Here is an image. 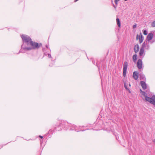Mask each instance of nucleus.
<instances>
[{"label":"nucleus","instance_id":"23","mask_svg":"<svg viewBox=\"0 0 155 155\" xmlns=\"http://www.w3.org/2000/svg\"><path fill=\"white\" fill-rule=\"evenodd\" d=\"M127 83H128V85H129V87L131 86V85H130V84L129 82H127Z\"/></svg>","mask_w":155,"mask_h":155},{"label":"nucleus","instance_id":"11","mask_svg":"<svg viewBox=\"0 0 155 155\" xmlns=\"http://www.w3.org/2000/svg\"><path fill=\"white\" fill-rule=\"evenodd\" d=\"M143 35H142L141 33H140V37L139 38V42L140 43H141L143 40Z\"/></svg>","mask_w":155,"mask_h":155},{"label":"nucleus","instance_id":"14","mask_svg":"<svg viewBox=\"0 0 155 155\" xmlns=\"http://www.w3.org/2000/svg\"><path fill=\"white\" fill-rule=\"evenodd\" d=\"M140 76L141 79L145 80L146 79L145 76L142 74H140Z\"/></svg>","mask_w":155,"mask_h":155},{"label":"nucleus","instance_id":"24","mask_svg":"<svg viewBox=\"0 0 155 155\" xmlns=\"http://www.w3.org/2000/svg\"><path fill=\"white\" fill-rule=\"evenodd\" d=\"M152 141L155 143V139L153 140Z\"/></svg>","mask_w":155,"mask_h":155},{"label":"nucleus","instance_id":"16","mask_svg":"<svg viewBox=\"0 0 155 155\" xmlns=\"http://www.w3.org/2000/svg\"><path fill=\"white\" fill-rule=\"evenodd\" d=\"M146 45V44H145V42H144V43L142 44V46L141 47V48H143L144 49V48L145 47Z\"/></svg>","mask_w":155,"mask_h":155},{"label":"nucleus","instance_id":"1","mask_svg":"<svg viewBox=\"0 0 155 155\" xmlns=\"http://www.w3.org/2000/svg\"><path fill=\"white\" fill-rule=\"evenodd\" d=\"M29 45H30L31 47H23V45H22L21 46L22 48L25 50H29L32 49H35L38 48L40 46V45H39L38 43L35 42H33L31 41L30 42Z\"/></svg>","mask_w":155,"mask_h":155},{"label":"nucleus","instance_id":"22","mask_svg":"<svg viewBox=\"0 0 155 155\" xmlns=\"http://www.w3.org/2000/svg\"><path fill=\"white\" fill-rule=\"evenodd\" d=\"M149 47H150L149 45H147V50H149Z\"/></svg>","mask_w":155,"mask_h":155},{"label":"nucleus","instance_id":"19","mask_svg":"<svg viewBox=\"0 0 155 155\" xmlns=\"http://www.w3.org/2000/svg\"><path fill=\"white\" fill-rule=\"evenodd\" d=\"M120 0H115V3L116 5L117 4V2L119 1Z\"/></svg>","mask_w":155,"mask_h":155},{"label":"nucleus","instance_id":"29","mask_svg":"<svg viewBox=\"0 0 155 155\" xmlns=\"http://www.w3.org/2000/svg\"><path fill=\"white\" fill-rule=\"evenodd\" d=\"M78 0H75L74 1V2H77V1H78Z\"/></svg>","mask_w":155,"mask_h":155},{"label":"nucleus","instance_id":"20","mask_svg":"<svg viewBox=\"0 0 155 155\" xmlns=\"http://www.w3.org/2000/svg\"><path fill=\"white\" fill-rule=\"evenodd\" d=\"M137 27V25L136 24H135L133 25V28H136Z\"/></svg>","mask_w":155,"mask_h":155},{"label":"nucleus","instance_id":"5","mask_svg":"<svg viewBox=\"0 0 155 155\" xmlns=\"http://www.w3.org/2000/svg\"><path fill=\"white\" fill-rule=\"evenodd\" d=\"M137 66L139 69H141L142 68V62L141 59H139L138 60L137 63Z\"/></svg>","mask_w":155,"mask_h":155},{"label":"nucleus","instance_id":"25","mask_svg":"<svg viewBox=\"0 0 155 155\" xmlns=\"http://www.w3.org/2000/svg\"><path fill=\"white\" fill-rule=\"evenodd\" d=\"M138 35H137V37H136L137 40L138 39Z\"/></svg>","mask_w":155,"mask_h":155},{"label":"nucleus","instance_id":"2","mask_svg":"<svg viewBox=\"0 0 155 155\" xmlns=\"http://www.w3.org/2000/svg\"><path fill=\"white\" fill-rule=\"evenodd\" d=\"M142 92V95L145 97V99L147 101L155 105V96H153L151 98H150L147 96V94L145 92Z\"/></svg>","mask_w":155,"mask_h":155},{"label":"nucleus","instance_id":"6","mask_svg":"<svg viewBox=\"0 0 155 155\" xmlns=\"http://www.w3.org/2000/svg\"><path fill=\"white\" fill-rule=\"evenodd\" d=\"M145 52L144 51V49L143 48H140L139 52V55L140 56L143 58L144 56Z\"/></svg>","mask_w":155,"mask_h":155},{"label":"nucleus","instance_id":"8","mask_svg":"<svg viewBox=\"0 0 155 155\" xmlns=\"http://www.w3.org/2000/svg\"><path fill=\"white\" fill-rule=\"evenodd\" d=\"M138 76V73L137 71H134L133 73V77L136 80L137 79Z\"/></svg>","mask_w":155,"mask_h":155},{"label":"nucleus","instance_id":"17","mask_svg":"<svg viewBox=\"0 0 155 155\" xmlns=\"http://www.w3.org/2000/svg\"><path fill=\"white\" fill-rule=\"evenodd\" d=\"M152 26L155 27V21H153L152 23Z\"/></svg>","mask_w":155,"mask_h":155},{"label":"nucleus","instance_id":"12","mask_svg":"<svg viewBox=\"0 0 155 155\" xmlns=\"http://www.w3.org/2000/svg\"><path fill=\"white\" fill-rule=\"evenodd\" d=\"M124 87L125 88L127 91H128L129 93H130V91L129 88H128L127 87V85H128V83H127L126 82H124Z\"/></svg>","mask_w":155,"mask_h":155},{"label":"nucleus","instance_id":"21","mask_svg":"<svg viewBox=\"0 0 155 155\" xmlns=\"http://www.w3.org/2000/svg\"><path fill=\"white\" fill-rule=\"evenodd\" d=\"M48 56L49 58H51V55L50 54H48Z\"/></svg>","mask_w":155,"mask_h":155},{"label":"nucleus","instance_id":"10","mask_svg":"<svg viewBox=\"0 0 155 155\" xmlns=\"http://www.w3.org/2000/svg\"><path fill=\"white\" fill-rule=\"evenodd\" d=\"M140 84L143 89L145 90L147 88V85L146 83L144 81H141L140 82Z\"/></svg>","mask_w":155,"mask_h":155},{"label":"nucleus","instance_id":"26","mask_svg":"<svg viewBox=\"0 0 155 155\" xmlns=\"http://www.w3.org/2000/svg\"><path fill=\"white\" fill-rule=\"evenodd\" d=\"M39 137L41 138H43V137L41 136H39Z\"/></svg>","mask_w":155,"mask_h":155},{"label":"nucleus","instance_id":"9","mask_svg":"<svg viewBox=\"0 0 155 155\" xmlns=\"http://www.w3.org/2000/svg\"><path fill=\"white\" fill-rule=\"evenodd\" d=\"M140 49L139 46L138 44H137L134 46V51L135 53H137L139 51Z\"/></svg>","mask_w":155,"mask_h":155},{"label":"nucleus","instance_id":"15","mask_svg":"<svg viewBox=\"0 0 155 155\" xmlns=\"http://www.w3.org/2000/svg\"><path fill=\"white\" fill-rule=\"evenodd\" d=\"M137 55L136 54H135L133 55V59L134 62H135V61L137 59Z\"/></svg>","mask_w":155,"mask_h":155},{"label":"nucleus","instance_id":"7","mask_svg":"<svg viewBox=\"0 0 155 155\" xmlns=\"http://www.w3.org/2000/svg\"><path fill=\"white\" fill-rule=\"evenodd\" d=\"M153 34L152 33H149L147 36V40L148 41H150L153 38Z\"/></svg>","mask_w":155,"mask_h":155},{"label":"nucleus","instance_id":"18","mask_svg":"<svg viewBox=\"0 0 155 155\" xmlns=\"http://www.w3.org/2000/svg\"><path fill=\"white\" fill-rule=\"evenodd\" d=\"M143 34L145 35H147V31L146 30H144L143 31Z\"/></svg>","mask_w":155,"mask_h":155},{"label":"nucleus","instance_id":"30","mask_svg":"<svg viewBox=\"0 0 155 155\" xmlns=\"http://www.w3.org/2000/svg\"><path fill=\"white\" fill-rule=\"evenodd\" d=\"M46 46L47 48H48V46L47 45H46Z\"/></svg>","mask_w":155,"mask_h":155},{"label":"nucleus","instance_id":"4","mask_svg":"<svg viewBox=\"0 0 155 155\" xmlns=\"http://www.w3.org/2000/svg\"><path fill=\"white\" fill-rule=\"evenodd\" d=\"M127 66V61H125L123 65V75L124 77L126 75Z\"/></svg>","mask_w":155,"mask_h":155},{"label":"nucleus","instance_id":"3","mask_svg":"<svg viewBox=\"0 0 155 155\" xmlns=\"http://www.w3.org/2000/svg\"><path fill=\"white\" fill-rule=\"evenodd\" d=\"M21 37L23 41L26 43L28 45H29L30 42L31 41V38L28 36L25 35H22Z\"/></svg>","mask_w":155,"mask_h":155},{"label":"nucleus","instance_id":"28","mask_svg":"<svg viewBox=\"0 0 155 155\" xmlns=\"http://www.w3.org/2000/svg\"><path fill=\"white\" fill-rule=\"evenodd\" d=\"M150 43H152L153 42H154V41H153V42H152V41H150Z\"/></svg>","mask_w":155,"mask_h":155},{"label":"nucleus","instance_id":"27","mask_svg":"<svg viewBox=\"0 0 155 155\" xmlns=\"http://www.w3.org/2000/svg\"><path fill=\"white\" fill-rule=\"evenodd\" d=\"M113 6H114V7L115 8H116V6H115V5H113Z\"/></svg>","mask_w":155,"mask_h":155},{"label":"nucleus","instance_id":"13","mask_svg":"<svg viewBox=\"0 0 155 155\" xmlns=\"http://www.w3.org/2000/svg\"><path fill=\"white\" fill-rule=\"evenodd\" d=\"M116 21L118 27H120L121 26L120 23L119 18H116Z\"/></svg>","mask_w":155,"mask_h":155}]
</instances>
